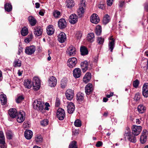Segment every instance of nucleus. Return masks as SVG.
Returning a JSON list of instances; mask_svg holds the SVG:
<instances>
[{
    "mask_svg": "<svg viewBox=\"0 0 148 148\" xmlns=\"http://www.w3.org/2000/svg\"><path fill=\"white\" fill-rule=\"evenodd\" d=\"M44 103L40 99H38L34 101L33 103L34 108L36 110L42 111L44 108Z\"/></svg>",
    "mask_w": 148,
    "mask_h": 148,
    "instance_id": "nucleus-1",
    "label": "nucleus"
},
{
    "mask_svg": "<svg viewBox=\"0 0 148 148\" xmlns=\"http://www.w3.org/2000/svg\"><path fill=\"white\" fill-rule=\"evenodd\" d=\"M33 89L35 90H38L40 87V81L38 77H35L33 81Z\"/></svg>",
    "mask_w": 148,
    "mask_h": 148,
    "instance_id": "nucleus-2",
    "label": "nucleus"
},
{
    "mask_svg": "<svg viewBox=\"0 0 148 148\" xmlns=\"http://www.w3.org/2000/svg\"><path fill=\"white\" fill-rule=\"evenodd\" d=\"M57 117L60 120H63L65 116V113L64 110L61 108H59L57 110Z\"/></svg>",
    "mask_w": 148,
    "mask_h": 148,
    "instance_id": "nucleus-3",
    "label": "nucleus"
},
{
    "mask_svg": "<svg viewBox=\"0 0 148 148\" xmlns=\"http://www.w3.org/2000/svg\"><path fill=\"white\" fill-rule=\"evenodd\" d=\"M142 127L140 126L133 125L132 127V133L134 136L139 135L141 131Z\"/></svg>",
    "mask_w": 148,
    "mask_h": 148,
    "instance_id": "nucleus-4",
    "label": "nucleus"
},
{
    "mask_svg": "<svg viewBox=\"0 0 148 148\" xmlns=\"http://www.w3.org/2000/svg\"><path fill=\"white\" fill-rule=\"evenodd\" d=\"M77 63V59L74 57L69 58L67 62L68 66L70 68L75 67Z\"/></svg>",
    "mask_w": 148,
    "mask_h": 148,
    "instance_id": "nucleus-5",
    "label": "nucleus"
},
{
    "mask_svg": "<svg viewBox=\"0 0 148 148\" xmlns=\"http://www.w3.org/2000/svg\"><path fill=\"white\" fill-rule=\"evenodd\" d=\"M25 113L23 111H21L17 115V121L19 123L23 122L25 118Z\"/></svg>",
    "mask_w": 148,
    "mask_h": 148,
    "instance_id": "nucleus-6",
    "label": "nucleus"
},
{
    "mask_svg": "<svg viewBox=\"0 0 148 148\" xmlns=\"http://www.w3.org/2000/svg\"><path fill=\"white\" fill-rule=\"evenodd\" d=\"M35 50V47L34 45H32L27 47L25 49V52L28 55H31L34 53Z\"/></svg>",
    "mask_w": 148,
    "mask_h": 148,
    "instance_id": "nucleus-7",
    "label": "nucleus"
},
{
    "mask_svg": "<svg viewBox=\"0 0 148 148\" xmlns=\"http://www.w3.org/2000/svg\"><path fill=\"white\" fill-rule=\"evenodd\" d=\"M132 132H127L126 133V135H124L125 137L126 138L127 137V139L130 142L135 143L136 142V139L135 136L133 135Z\"/></svg>",
    "mask_w": 148,
    "mask_h": 148,
    "instance_id": "nucleus-8",
    "label": "nucleus"
},
{
    "mask_svg": "<svg viewBox=\"0 0 148 148\" xmlns=\"http://www.w3.org/2000/svg\"><path fill=\"white\" fill-rule=\"evenodd\" d=\"M66 37L65 34L63 32H61L58 36V40L59 42L63 43L66 40Z\"/></svg>",
    "mask_w": 148,
    "mask_h": 148,
    "instance_id": "nucleus-9",
    "label": "nucleus"
},
{
    "mask_svg": "<svg viewBox=\"0 0 148 148\" xmlns=\"http://www.w3.org/2000/svg\"><path fill=\"white\" fill-rule=\"evenodd\" d=\"M90 20L92 23L97 24L99 22L100 19L97 14H93L90 17Z\"/></svg>",
    "mask_w": 148,
    "mask_h": 148,
    "instance_id": "nucleus-10",
    "label": "nucleus"
},
{
    "mask_svg": "<svg viewBox=\"0 0 148 148\" xmlns=\"http://www.w3.org/2000/svg\"><path fill=\"white\" fill-rule=\"evenodd\" d=\"M48 81L49 85L51 87H54L56 85L57 80L56 78L54 76H52L50 77Z\"/></svg>",
    "mask_w": 148,
    "mask_h": 148,
    "instance_id": "nucleus-11",
    "label": "nucleus"
},
{
    "mask_svg": "<svg viewBox=\"0 0 148 148\" xmlns=\"http://www.w3.org/2000/svg\"><path fill=\"white\" fill-rule=\"evenodd\" d=\"M34 33L36 36H39L42 34L43 30L40 27H34Z\"/></svg>",
    "mask_w": 148,
    "mask_h": 148,
    "instance_id": "nucleus-12",
    "label": "nucleus"
},
{
    "mask_svg": "<svg viewBox=\"0 0 148 148\" xmlns=\"http://www.w3.org/2000/svg\"><path fill=\"white\" fill-rule=\"evenodd\" d=\"M58 25L60 29L64 28L66 26V23L65 19L64 18L60 19L58 21Z\"/></svg>",
    "mask_w": 148,
    "mask_h": 148,
    "instance_id": "nucleus-13",
    "label": "nucleus"
},
{
    "mask_svg": "<svg viewBox=\"0 0 148 148\" xmlns=\"http://www.w3.org/2000/svg\"><path fill=\"white\" fill-rule=\"evenodd\" d=\"M65 95L68 99L71 100L73 98V91L71 89H68L66 92Z\"/></svg>",
    "mask_w": 148,
    "mask_h": 148,
    "instance_id": "nucleus-14",
    "label": "nucleus"
},
{
    "mask_svg": "<svg viewBox=\"0 0 148 148\" xmlns=\"http://www.w3.org/2000/svg\"><path fill=\"white\" fill-rule=\"evenodd\" d=\"M67 52L70 56H74L76 53V50L73 46H71L68 48Z\"/></svg>",
    "mask_w": 148,
    "mask_h": 148,
    "instance_id": "nucleus-15",
    "label": "nucleus"
},
{
    "mask_svg": "<svg viewBox=\"0 0 148 148\" xmlns=\"http://www.w3.org/2000/svg\"><path fill=\"white\" fill-rule=\"evenodd\" d=\"M85 1L83 0H81L79 3V8L78 10V12L81 14H83L85 12Z\"/></svg>",
    "mask_w": 148,
    "mask_h": 148,
    "instance_id": "nucleus-16",
    "label": "nucleus"
},
{
    "mask_svg": "<svg viewBox=\"0 0 148 148\" xmlns=\"http://www.w3.org/2000/svg\"><path fill=\"white\" fill-rule=\"evenodd\" d=\"M67 112L69 114L73 113L75 110V107L74 104L71 102L68 103L67 107Z\"/></svg>",
    "mask_w": 148,
    "mask_h": 148,
    "instance_id": "nucleus-17",
    "label": "nucleus"
},
{
    "mask_svg": "<svg viewBox=\"0 0 148 148\" xmlns=\"http://www.w3.org/2000/svg\"><path fill=\"white\" fill-rule=\"evenodd\" d=\"M143 95L145 97H148V83L144 84L143 88Z\"/></svg>",
    "mask_w": 148,
    "mask_h": 148,
    "instance_id": "nucleus-18",
    "label": "nucleus"
},
{
    "mask_svg": "<svg viewBox=\"0 0 148 148\" xmlns=\"http://www.w3.org/2000/svg\"><path fill=\"white\" fill-rule=\"evenodd\" d=\"M18 113L17 110L14 108L10 109L8 112V114L10 116L13 118H15Z\"/></svg>",
    "mask_w": 148,
    "mask_h": 148,
    "instance_id": "nucleus-19",
    "label": "nucleus"
},
{
    "mask_svg": "<svg viewBox=\"0 0 148 148\" xmlns=\"http://www.w3.org/2000/svg\"><path fill=\"white\" fill-rule=\"evenodd\" d=\"M88 64L87 61H85L82 62L80 64V66L83 72H86L88 69Z\"/></svg>",
    "mask_w": 148,
    "mask_h": 148,
    "instance_id": "nucleus-20",
    "label": "nucleus"
},
{
    "mask_svg": "<svg viewBox=\"0 0 148 148\" xmlns=\"http://www.w3.org/2000/svg\"><path fill=\"white\" fill-rule=\"evenodd\" d=\"M73 75L76 78L79 77L81 75V71L80 69L79 68L75 69L73 71Z\"/></svg>",
    "mask_w": 148,
    "mask_h": 148,
    "instance_id": "nucleus-21",
    "label": "nucleus"
},
{
    "mask_svg": "<svg viewBox=\"0 0 148 148\" xmlns=\"http://www.w3.org/2000/svg\"><path fill=\"white\" fill-rule=\"evenodd\" d=\"M92 85L91 84H88L85 88V92L87 95H89L92 92Z\"/></svg>",
    "mask_w": 148,
    "mask_h": 148,
    "instance_id": "nucleus-22",
    "label": "nucleus"
},
{
    "mask_svg": "<svg viewBox=\"0 0 148 148\" xmlns=\"http://www.w3.org/2000/svg\"><path fill=\"white\" fill-rule=\"evenodd\" d=\"M69 20L71 23L74 24L77 21V17L75 14H71L70 16Z\"/></svg>",
    "mask_w": 148,
    "mask_h": 148,
    "instance_id": "nucleus-23",
    "label": "nucleus"
},
{
    "mask_svg": "<svg viewBox=\"0 0 148 148\" xmlns=\"http://www.w3.org/2000/svg\"><path fill=\"white\" fill-rule=\"evenodd\" d=\"M33 136L32 132L30 130H26L24 133V136L25 138L28 140L31 139Z\"/></svg>",
    "mask_w": 148,
    "mask_h": 148,
    "instance_id": "nucleus-24",
    "label": "nucleus"
},
{
    "mask_svg": "<svg viewBox=\"0 0 148 148\" xmlns=\"http://www.w3.org/2000/svg\"><path fill=\"white\" fill-rule=\"evenodd\" d=\"M24 83V86L25 88L28 89L31 88L32 84H32V83L31 80L28 79L25 80Z\"/></svg>",
    "mask_w": 148,
    "mask_h": 148,
    "instance_id": "nucleus-25",
    "label": "nucleus"
},
{
    "mask_svg": "<svg viewBox=\"0 0 148 148\" xmlns=\"http://www.w3.org/2000/svg\"><path fill=\"white\" fill-rule=\"evenodd\" d=\"M47 34L48 35H52L54 33V31L53 26L51 25L49 26L47 29Z\"/></svg>",
    "mask_w": 148,
    "mask_h": 148,
    "instance_id": "nucleus-26",
    "label": "nucleus"
},
{
    "mask_svg": "<svg viewBox=\"0 0 148 148\" xmlns=\"http://www.w3.org/2000/svg\"><path fill=\"white\" fill-rule=\"evenodd\" d=\"M28 20L32 26L35 25L36 23V19L32 16H29L28 17Z\"/></svg>",
    "mask_w": 148,
    "mask_h": 148,
    "instance_id": "nucleus-27",
    "label": "nucleus"
},
{
    "mask_svg": "<svg viewBox=\"0 0 148 148\" xmlns=\"http://www.w3.org/2000/svg\"><path fill=\"white\" fill-rule=\"evenodd\" d=\"M66 4L67 7L70 8L73 7L75 4L73 0H66Z\"/></svg>",
    "mask_w": 148,
    "mask_h": 148,
    "instance_id": "nucleus-28",
    "label": "nucleus"
},
{
    "mask_svg": "<svg viewBox=\"0 0 148 148\" xmlns=\"http://www.w3.org/2000/svg\"><path fill=\"white\" fill-rule=\"evenodd\" d=\"M0 99L2 105H5L7 102V99L6 95L4 94L0 95Z\"/></svg>",
    "mask_w": 148,
    "mask_h": 148,
    "instance_id": "nucleus-29",
    "label": "nucleus"
},
{
    "mask_svg": "<svg viewBox=\"0 0 148 148\" xmlns=\"http://www.w3.org/2000/svg\"><path fill=\"white\" fill-rule=\"evenodd\" d=\"M42 138L41 136L39 135H36L35 138V141L37 144L41 143L42 141Z\"/></svg>",
    "mask_w": 148,
    "mask_h": 148,
    "instance_id": "nucleus-30",
    "label": "nucleus"
},
{
    "mask_svg": "<svg viewBox=\"0 0 148 148\" xmlns=\"http://www.w3.org/2000/svg\"><path fill=\"white\" fill-rule=\"evenodd\" d=\"M5 10L8 12H10L12 10V6L11 4L7 3L4 5Z\"/></svg>",
    "mask_w": 148,
    "mask_h": 148,
    "instance_id": "nucleus-31",
    "label": "nucleus"
},
{
    "mask_svg": "<svg viewBox=\"0 0 148 148\" xmlns=\"http://www.w3.org/2000/svg\"><path fill=\"white\" fill-rule=\"evenodd\" d=\"M87 39V40L90 42L93 41L95 39L94 34L93 33H90L88 34Z\"/></svg>",
    "mask_w": 148,
    "mask_h": 148,
    "instance_id": "nucleus-32",
    "label": "nucleus"
},
{
    "mask_svg": "<svg viewBox=\"0 0 148 148\" xmlns=\"http://www.w3.org/2000/svg\"><path fill=\"white\" fill-rule=\"evenodd\" d=\"M80 51L81 54L82 55H87L88 53V51L86 48L85 47L82 46L80 47Z\"/></svg>",
    "mask_w": 148,
    "mask_h": 148,
    "instance_id": "nucleus-33",
    "label": "nucleus"
},
{
    "mask_svg": "<svg viewBox=\"0 0 148 148\" xmlns=\"http://www.w3.org/2000/svg\"><path fill=\"white\" fill-rule=\"evenodd\" d=\"M6 138L9 140H10L12 138L14 134L12 131L8 130L6 132Z\"/></svg>",
    "mask_w": 148,
    "mask_h": 148,
    "instance_id": "nucleus-34",
    "label": "nucleus"
},
{
    "mask_svg": "<svg viewBox=\"0 0 148 148\" xmlns=\"http://www.w3.org/2000/svg\"><path fill=\"white\" fill-rule=\"evenodd\" d=\"M110 21L109 16L107 14H106L103 17V24L106 25Z\"/></svg>",
    "mask_w": 148,
    "mask_h": 148,
    "instance_id": "nucleus-35",
    "label": "nucleus"
},
{
    "mask_svg": "<svg viewBox=\"0 0 148 148\" xmlns=\"http://www.w3.org/2000/svg\"><path fill=\"white\" fill-rule=\"evenodd\" d=\"M101 27L99 25H97L95 29V33L97 35H100L101 33Z\"/></svg>",
    "mask_w": 148,
    "mask_h": 148,
    "instance_id": "nucleus-36",
    "label": "nucleus"
},
{
    "mask_svg": "<svg viewBox=\"0 0 148 148\" xmlns=\"http://www.w3.org/2000/svg\"><path fill=\"white\" fill-rule=\"evenodd\" d=\"M114 40L110 41L108 43L109 49L111 52H112L114 46Z\"/></svg>",
    "mask_w": 148,
    "mask_h": 148,
    "instance_id": "nucleus-37",
    "label": "nucleus"
},
{
    "mask_svg": "<svg viewBox=\"0 0 148 148\" xmlns=\"http://www.w3.org/2000/svg\"><path fill=\"white\" fill-rule=\"evenodd\" d=\"M21 65V61L19 59H16L14 61V67H20Z\"/></svg>",
    "mask_w": 148,
    "mask_h": 148,
    "instance_id": "nucleus-38",
    "label": "nucleus"
},
{
    "mask_svg": "<svg viewBox=\"0 0 148 148\" xmlns=\"http://www.w3.org/2000/svg\"><path fill=\"white\" fill-rule=\"evenodd\" d=\"M77 99L78 101H81L84 99V95L82 93L79 92L77 93Z\"/></svg>",
    "mask_w": 148,
    "mask_h": 148,
    "instance_id": "nucleus-39",
    "label": "nucleus"
},
{
    "mask_svg": "<svg viewBox=\"0 0 148 148\" xmlns=\"http://www.w3.org/2000/svg\"><path fill=\"white\" fill-rule=\"evenodd\" d=\"M137 110L140 113H144L145 110L144 106L142 105L138 106L137 108Z\"/></svg>",
    "mask_w": 148,
    "mask_h": 148,
    "instance_id": "nucleus-40",
    "label": "nucleus"
},
{
    "mask_svg": "<svg viewBox=\"0 0 148 148\" xmlns=\"http://www.w3.org/2000/svg\"><path fill=\"white\" fill-rule=\"evenodd\" d=\"M21 33L22 36H26L28 33V30L27 28L25 27H24L22 29Z\"/></svg>",
    "mask_w": 148,
    "mask_h": 148,
    "instance_id": "nucleus-41",
    "label": "nucleus"
},
{
    "mask_svg": "<svg viewBox=\"0 0 148 148\" xmlns=\"http://www.w3.org/2000/svg\"><path fill=\"white\" fill-rule=\"evenodd\" d=\"M69 148H78L77 142L75 141H72L69 145Z\"/></svg>",
    "mask_w": 148,
    "mask_h": 148,
    "instance_id": "nucleus-42",
    "label": "nucleus"
},
{
    "mask_svg": "<svg viewBox=\"0 0 148 148\" xmlns=\"http://www.w3.org/2000/svg\"><path fill=\"white\" fill-rule=\"evenodd\" d=\"M147 136H141L140 140L142 144H144L146 142L147 139Z\"/></svg>",
    "mask_w": 148,
    "mask_h": 148,
    "instance_id": "nucleus-43",
    "label": "nucleus"
},
{
    "mask_svg": "<svg viewBox=\"0 0 148 148\" xmlns=\"http://www.w3.org/2000/svg\"><path fill=\"white\" fill-rule=\"evenodd\" d=\"M33 37V36L32 34L29 35L27 38L25 40V41L27 43H29L31 41Z\"/></svg>",
    "mask_w": 148,
    "mask_h": 148,
    "instance_id": "nucleus-44",
    "label": "nucleus"
},
{
    "mask_svg": "<svg viewBox=\"0 0 148 148\" xmlns=\"http://www.w3.org/2000/svg\"><path fill=\"white\" fill-rule=\"evenodd\" d=\"M104 41V39L101 37H98L97 42L99 45H103Z\"/></svg>",
    "mask_w": 148,
    "mask_h": 148,
    "instance_id": "nucleus-45",
    "label": "nucleus"
},
{
    "mask_svg": "<svg viewBox=\"0 0 148 148\" xmlns=\"http://www.w3.org/2000/svg\"><path fill=\"white\" fill-rule=\"evenodd\" d=\"M81 121L79 120H76L74 122L75 126L77 127H80L81 126Z\"/></svg>",
    "mask_w": 148,
    "mask_h": 148,
    "instance_id": "nucleus-46",
    "label": "nucleus"
},
{
    "mask_svg": "<svg viewBox=\"0 0 148 148\" xmlns=\"http://www.w3.org/2000/svg\"><path fill=\"white\" fill-rule=\"evenodd\" d=\"M0 148H6L5 141H0Z\"/></svg>",
    "mask_w": 148,
    "mask_h": 148,
    "instance_id": "nucleus-47",
    "label": "nucleus"
},
{
    "mask_svg": "<svg viewBox=\"0 0 148 148\" xmlns=\"http://www.w3.org/2000/svg\"><path fill=\"white\" fill-rule=\"evenodd\" d=\"M60 12L58 11H55L53 13V15L56 18H58L60 15Z\"/></svg>",
    "mask_w": 148,
    "mask_h": 148,
    "instance_id": "nucleus-48",
    "label": "nucleus"
},
{
    "mask_svg": "<svg viewBox=\"0 0 148 148\" xmlns=\"http://www.w3.org/2000/svg\"><path fill=\"white\" fill-rule=\"evenodd\" d=\"M48 123V121L47 119H44L41 122V125L43 126L47 125Z\"/></svg>",
    "mask_w": 148,
    "mask_h": 148,
    "instance_id": "nucleus-49",
    "label": "nucleus"
},
{
    "mask_svg": "<svg viewBox=\"0 0 148 148\" xmlns=\"http://www.w3.org/2000/svg\"><path fill=\"white\" fill-rule=\"evenodd\" d=\"M139 83V81L137 79H136L133 82V85L134 87L136 88L138 86Z\"/></svg>",
    "mask_w": 148,
    "mask_h": 148,
    "instance_id": "nucleus-50",
    "label": "nucleus"
},
{
    "mask_svg": "<svg viewBox=\"0 0 148 148\" xmlns=\"http://www.w3.org/2000/svg\"><path fill=\"white\" fill-rule=\"evenodd\" d=\"M23 99L24 98L22 96H19L18 97L17 99H16V102L18 103H19L22 101Z\"/></svg>",
    "mask_w": 148,
    "mask_h": 148,
    "instance_id": "nucleus-51",
    "label": "nucleus"
},
{
    "mask_svg": "<svg viewBox=\"0 0 148 148\" xmlns=\"http://www.w3.org/2000/svg\"><path fill=\"white\" fill-rule=\"evenodd\" d=\"M140 94L138 93H136L134 97V100L138 101L140 99Z\"/></svg>",
    "mask_w": 148,
    "mask_h": 148,
    "instance_id": "nucleus-52",
    "label": "nucleus"
},
{
    "mask_svg": "<svg viewBox=\"0 0 148 148\" xmlns=\"http://www.w3.org/2000/svg\"><path fill=\"white\" fill-rule=\"evenodd\" d=\"M60 101L59 98H56L55 102V106H56L58 107L60 104Z\"/></svg>",
    "mask_w": 148,
    "mask_h": 148,
    "instance_id": "nucleus-53",
    "label": "nucleus"
},
{
    "mask_svg": "<svg viewBox=\"0 0 148 148\" xmlns=\"http://www.w3.org/2000/svg\"><path fill=\"white\" fill-rule=\"evenodd\" d=\"M82 34L81 32H77L76 34V36L78 39H80L81 38L82 36Z\"/></svg>",
    "mask_w": 148,
    "mask_h": 148,
    "instance_id": "nucleus-54",
    "label": "nucleus"
},
{
    "mask_svg": "<svg viewBox=\"0 0 148 148\" xmlns=\"http://www.w3.org/2000/svg\"><path fill=\"white\" fill-rule=\"evenodd\" d=\"M98 8L101 9H104L105 8V4L101 3H100L98 5Z\"/></svg>",
    "mask_w": 148,
    "mask_h": 148,
    "instance_id": "nucleus-55",
    "label": "nucleus"
},
{
    "mask_svg": "<svg viewBox=\"0 0 148 148\" xmlns=\"http://www.w3.org/2000/svg\"><path fill=\"white\" fill-rule=\"evenodd\" d=\"M66 82H64L63 80H62L61 81V87L62 88H64L66 86Z\"/></svg>",
    "mask_w": 148,
    "mask_h": 148,
    "instance_id": "nucleus-56",
    "label": "nucleus"
},
{
    "mask_svg": "<svg viewBox=\"0 0 148 148\" xmlns=\"http://www.w3.org/2000/svg\"><path fill=\"white\" fill-rule=\"evenodd\" d=\"M113 1V0H107V4L108 6H111L112 5Z\"/></svg>",
    "mask_w": 148,
    "mask_h": 148,
    "instance_id": "nucleus-57",
    "label": "nucleus"
},
{
    "mask_svg": "<svg viewBox=\"0 0 148 148\" xmlns=\"http://www.w3.org/2000/svg\"><path fill=\"white\" fill-rule=\"evenodd\" d=\"M144 9H145V10L147 12H148V2H146L144 4Z\"/></svg>",
    "mask_w": 148,
    "mask_h": 148,
    "instance_id": "nucleus-58",
    "label": "nucleus"
},
{
    "mask_svg": "<svg viewBox=\"0 0 148 148\" xmlns=\"http://www.w3.org/2000/svg\"><path fill=\"white\" fill-rule=\"evenodd\" d=\"M85 77H86L88 78L91 79V74L89 72H87L84 76Z\"/></svg>",
    "mask_w": 148,
    "mask_h": 148,
    "instance_id": "nucleus-59",
    "label": "nucleus"
},
{
    "mask_svg": "<svg viewBox=\"0 0 148 148\" xmlns=\"http://www.w3.org/2000/svg\"><path fill=\"white\" fill-rule=\"evenodd\" d=\"M90 79H88V78L84 76L83 78V81L85 83H87L89 81Z\"/></svg>",
    "mask_w": 148,
    "mask_h": 148,
    "instance_id": "nucleus-60",
    "label": "nucleus"
},
{
    "mask_svg": "<svg viewBox=\"0 0 148 148\" xmlns=\"http://www.w3.org/2000/svg\"><path fill=\"white\" fill-rule=\"evenodd\" d=\"M102 145V143L100 141H98L97 142L96 144V146L97 147H101Z\"/></svg>",
    "mask_w": 148,
    "mask_h": 148,
    "instance_id": "nucleus-61",
    "label": "nucleus"
},
{
    "mask_svg": "<svg viewBox=\"0 0 148 148\" xmlns=\"http://www.w3.org/2000/svg\"><path fill=\"white\" fill-rule=\"evenodd\" d=\"M147 131L146 130H144L142 133V135L141 136H147Z\"/></svg>",
    "mask_w": 148,
    "mask_h": 148,
    "instance_id": "nucleus-62",
    "label": "nucleus"
},
{
    "mask_svg": "<svg viewBox=\"0 0 148 148\" xmlns=\"http://www.w3.org/2000/svg\"><path fill=\"white\" fill-rule=\"evenodd\" d=\"M78 134V132L77 130H75L73 132V134L74 135H76Z\"/></svg>",
    "mask_w": 148,
    "mask_h": 148,
    "instance_id": "nucleus-63",
    "label": "nucleus"
},
{
    "mask_svg": "<svg viewBox=\"0 0 148 148\" xmlns=\"http://www.w3.org/2000/svg\"><path fill=\"white\" fill-rule=\"evenodd\" d=\"M127 131H125L124 135H126V133L127 132H131L130 128L129 127H127L126 128Z\"/></svg>",
    "mask_w": 148,
    "mask_h": 148,
    "instance_id": "nucleus-64",
    "label": "nucleus"
}]
</instances>
